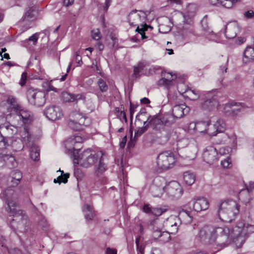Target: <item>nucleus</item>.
<instances>
[{
	"label": "nucleus",
	"instance_id": "nucleus-32",
	"mask_svg": "<svg viewBox=\"0 0 254 254\" xmlns=\"http://www.w3.org/2000/svg\"><path fill=\"white\" fill-rule=\"evenodd\" d=\"M20 136L22 138L21 141H22L23 143H24L27 145L28 143L29 144L31 143H30V139L31 137V134L29 132V128L27 126H25L20 131Z\"/></svg>",
	"mask_w": 254,
	"mask_h": 254
},
{
	"label": "nucleus",
	"instance_id": "nucleus-57",
	"mask_svg": "<svg viewBox=\"0 0 254 254\" xmlns=\"http://www.w3.org/2000/svg\"><path fill=\"white\" fill-rule=\"evenodd\" d=\"M170 238V236L169 235V233L163 231L162 233L161 238H160V241L163 243H165L168 242Z\"/></svg>",
	"mask_w": 254,
	"mask_h": 254
},
{
	"label": "nucleus",
	"instance_id": "nucleus-30",
	"mask_svg": "<svg viewBox=\"0 0 254 254\" xmlns=\"http://www.w3.org/2000/svg\"><path fill=\"white\" fill-rule=\"evenodd\" d=\"M69 117H75L81 127H82V126H87L89 125V123L88 122L89 120L88 119L83 116L79 113L76 112H72L70 114Z\"/></svg>",
	"mask_w": 254,
	"mask_h": 254
},
{
	"label": "nucleus",
	"instance_id": "nucleus-53",
	"mask_svg": "<svg viewBox=\"0 0 254 254\" xmlns=\"http://www.w3.org/2000/svg\"><path fill=\"white\" fill-rule=\"evenodd\" d=\"M39 38V34L36 33L30 36L28 39H26L24 42L25 43L29 44L30 42H32V44L35 45Z\"/></svg>",
	"mask_w": 254,
	"mask_h": 254
},
{
	"label": "nucleus",
	"instance_id": "nucleus-31",
	"mask_svg": "<svg viewBox=\"0 0 254 254\" xmlns=\"http://www.w3.org/2000/svg\"><path fill=\"white\" fill-rule=\"evenodd\" d=\"M238 0H209L210 3L212 5H216L220 4L224 7L229 8L237 1Z\"/></svg>",
	"mask_w": 254,
	"mask_h": 254
},
{
	"label": "nucleus",
	"instance_id": "nucleus-25",
	"mask_svg": "<svg viewBox=\"0 0 254 254\" xmlns=\"http://www.w3.org/2000/svg\"><path fill=\"white\" fill-rule=\"evenodd\" d=\"M61 98L63 101L65 103L73 102L85 99V96L82 94H75L64 91L62 93Z\"/></svg>",
	"mask_w": 254,
	"mask_h": 254
},
{
	"label": "nucleus",
	"instance_id": "nucleus-19",
	"mask_svg": "<svg viewBox=\"0 0 254 254\" xmlns=\"http://www.w3.org/2000/svg\"><path fill=\"white\" fill-rule=\"evenodd\" d=\"M240 31V27L236 21L229 22L225 27V33L227 38L233 39L236 37Z\"/></svg>",
	"mask_w": 254,
	"mask_h": 254
},
{
	"label": "nucleus",
	"instance_id": "nucleus-18",
	"mask_svg": "<svg viewBox=\"0 0 254 254\" xmlns=\"http://www.w3.org/2000/svg\"><path fill=\"white\" fill-rule=\"evenodd\" d=\"M161 76L162 78L158 82V85L164 86L167 89L174 85L173 81L177 78L176 74H172L170 72H162Z\"/></svg>",
	"mask_w": 254,
	"mask_h": 254
},
{
	"label": "nucleus",
	"instance_id": "nucleus-38",
	"mask_svg": "<svg viewBox=\"0 0 254 254\" xmlns=\"http://www.w3.org/2000/svg\"><path fill=\"white\" fill-rule=\"evenodd\" d=\"M61 172V175L58 176L56 179L54 180L55 183H59L60 184L62 183L65 184L67 182V179L69 177V173L64 174L63 171H61L60 169L57 171V172Z\"/></svg>",
	"mask_w": 254,
	"mask_h": 254
},
{
	"label": "nucleus",
	"instance_id": "nucleus-2",
	"mask_svg": "<svg viewBox=\"0 0 254 254\" xmlns=\"http://www.w3.org/2000/svg\"><path fill=\"white\" fill-rule=\"evenodd\" d=\"M229 235L230 229L227 226H205L199 232L200 241L205 243L216 242L218 244H224L228 242Z\"/></svg>",
	"mask_w": 254,
	"mask_h": 254
},
{
	"label": "nucleus",
	"instance_id": "nucleus-42",
	"mask_svg": "<svg viewBox=\"0 0 254 254\" xmlns=\"http://www.w3.org/2000/svg\"><path fill=\"white\" fill-rule=\"evenodd\" d=\"M201 37H203V39H202L201 41L203 42L202 44H204L206 40L209 41H216V35L213 33L212 31L209 30L206 33H204L203 36H201Z\"/></svg>",
	"mask_w": 254,
	"mask_h": 254
},
{
	"label": "nucleus",
	"instance_id": "nucleus-44",
	"mask_svg": "<svg viewBox=\"0 0 254 254\" xmlns=\"http://www.w3.org/2000/svg\"><path fill=\"white\" fill-rule=\"evenodd\" d=\"M140 27L138 25L135 31L138 32L141 35L142 39H146L147 37L145 35L144 32L147 30L148 27L150 28H152V27L150 26H148L146 23L141 24Z\"/></svg>",
	"mask_w": 254,
	"mask_h": 254
},
{
	"label": "nucleus",
	"instance_id": "nucleus-48",
	"mask_svg": "<svg viewBox=\"0 0 254 254\" xmlns=\"http://www.w3.org/2000/svg\"><path fill=\"white\" fill-rule=\"evenodd\" d=\"M97 85L99 87V90L101 92H105L108 89V86L106 81L102 78H99L97 81Z\"/></svg>",
	"mask_w": 254,
	"mask_h": 254
},
{
	"label": "nucleus",
	"instance_id": "nucleus-37",
	"mask_svg": "<svg viewBox=\"0 0 254 254\" xmlns=\"http://www.w3.org/2000/svg\"><path fill=\"white\" fill-rule=\"evenodd\" d=\"M183 178L185 183L188 186L192 185L195 181L194 175L190 171L185 172Z\"/></svg>",
	"mask_w": 254,
	"mask_h": 254
},
{
	"label": "nucleus",
	"instance_id": "nucleus-33",
	"mask_svg": "<svg viewBox=\"0 0 254 254\" xmlns=\"http://www.w3.org/2000/svg\"><path fill=\"white\" fill-rule=\"evenodd\" d=\"M30 147V156L34 161H37L40 157V149L35 143H31L28 144Z\"/></svg>",
	"mask_w": 254,
	"mask_h": 254
},
{
	"label": "nucleus",
	"instance_id": "nucleus-41",
	"mask_svg": "<svg viewBox=\"0 0 254 254\" xmlns=\"http://www.w3.org/2000/svg\"><path fill=\"white\" fill-rule=\"evenodd\" d=\"M184 93L187 94V96L191 100H196L199 97V91L196 90H192L191 89H187Z\"/></svg>",
	"mask_w": 254,
	"mask_h": 254
},
{
	"label": "nucleus",
	"instance_id": "nucleus-16",
	"mask_svg": "<svg viewBox=\"0 0 254 254\" xmlns=\"http://www.w3.org/2000/svg\"><path fill=\"white\" fill-rule=\"evenodd\" d=\"M82 142V138L79 136H74L71 137L66 141L65 145L69 151L73 152V157H74V153L75 155V151H78L80 149L81 147V143Z\"/></svg>",
	"mask_w": 254,
	"mask_h": 254
},
{
	"label": "nucleus",
	"instance_id": "nucleus-22",
	"mask_svg": "<svg viewBox=\"0 0 254 254\" xmlns=\"http://www.w3.org/2000/svg\"><path fill=\"white\" fill-rule=\"evenodd\" d=\"M190 110V108L185 104L176 105L172 108V116L174 117V120L176 121V119L181 118L188 114Z\"/></svg>",
	"mask_w": 254,
	"mask_h": 254
},
{
	"label": "nucleus",
	"instance_id": "nucleus-35",
	"mask_svg": "<svg viewBox=\"0 0 254 254\" xmlns=\"http://www.w3.org/2000/svg\"><path fill=\"white\" fill-rule=\"evenodd\" d=\"M82 211L84 214L85 218L87 220H92L94 217V214L92 207L89 204H85L83 208Z\"/></svg>",
	"mask_w": 254,
	"mask_h": 254
},
{
	"label": "nucleus",
	"instance_id": "nucleus-34",
	"mask_svg": "<svg viewBox=\"0 0 254 254\" xmlns=\"http://www.w3.org/2000/svg\"><path fill=\"white\" fill-rule=\"evenodd\" d=\"M229 238L233 239V242L237 248H241L245 242V238L241 234H239L236 237H234L232 232H230Z\"/></svg>",
	"mask_w": 254,
	"mask_h": 254
},
{
	"label": "nucleus",
	"instance_id": "nucleus-27",
	"mask_svg": "<svg viewBox=\"0 0 254 254\" xmlns=\"http://www.w3.org/2000/svg\"><path fill=\"white\" fill-rule=\"evenodd\" d=\"M94 166L95 173L98 176L103 175L107 170V165L104 162L103 157L100 158L98 162Z\"/></svg>",
	"mask_w": 254,
	"mask_h": 254
},
{
	"label": "nucleus",
	"instance_id": "nucleus-17",
	"mask_svg": "<svg viewBox=\"0 0 254 254\" xmlns=\"http://www.w3.org/2000/svg\"><path fill=\"white\" fill-rule=\"evenodd\" d=\"M218 105L216 97L209 93L207 94L205 100L202 103V108L204 110L211 111L217 108Z\"/></svg>",
	"mask_w": 254,
	"mask_h": 254
},
{
	"label": "nucleus",
	"instance_id": "nucleus-29",
	"mask_svg": "<svg viewBox=\"0 0 254 254\" xmlns=\"http://www.w3.org/2000/svg\"><path fill=\"white\" fill-rule=\"evenodd\" d=\"M178 219H179L180 223L185 224H190L192 220V217L189 211L183 210L179 214Z\"/></svg>",
	"mask_w": 254,
	"mask_h": 254
},
{
	"label": "nucleus",
	"instance_id": "nucleus-26",
	"mask_svg": "<svg viewBox=\"0 0 254 254\" xmlns=\"http://www.w3.org/2000/svg\"><path fill=\"white\" fill-rule=\"evenodd\" d=\"M254 61V49L248 46L243 52V62L248 64Z\"/></svg>",
	"mask_w": 254,
	"mask_h": 254
},
{
	"label": "nucleus",
	"instance_id": "nucleus-61",
	"mask_svg": "<svg viewBox=\"0 0 254 254\" xmlns=\"http://www.w3.org/2000/svg\"><path fill=\"white\" fill-rule=\"evenodd\" d=\"M163 211L161 208H153L152 210V213L153 215L156 216H159L162 214Z\"/></svg>",
	"mask_w": 254,
	"mask_h": 254
},
{
	"label": "nucleus",
	"instance_id": "nucleus-55",
	"mask_svg": "<svg viewBox=\"0 0 254 254\" xmlns=\"http://www.w3.org/2000/svg\"><path fill=\"white\" fill-rule=\"evenodd\" d=\"M243 232L245 233V235L248 237L249 234L254 232V226L252 225H248L247 227L244 226Z\"/></svg>",
	"mask_w": 254,
	"mask_h": 254
},
{
	"label": "nucleus",
	"instance_id": "nucleus-40",
	"mask_svg": "<svg viewBox=\"0 0 254 254\" xmlns=\"http://www.w3.org/2000/svg\"><path fill=\"white\" fill-rule=\"evenodd\" d=\"M145 64L143 62H139L136 65H135L134 66L133 76L135 78L140 77V73L143 71L145 67Z\"/></svg>",
	"mask_w": 254,
	"mask_h": 254
},
{
	"label": "nucleus",
	"instance_id": "nucleus-60",
	"mask_svg": "<svg viewBox=\"0 0 254 254\" xmlns=\"http://www.w3.org/2000/svg\"><path fill=\"white\" fill-rule=\"evenodd\" d=\"M229 138V137L227 134L223 133L221 135V139L218 140V143L220 144L225 143Z\"/></svg>",
	"mask_w": 254,
	"mask_h": 254
},
{
	"label": "nucleus",
	"instance_id": "nucleus-50",
	"mask_svg": "<svg viewBox=\"0 0 254 254\" xmlns=\"http://www.w3.org/2000/svg\"><path fill=\"white\" fill-rule=\"evenodd\" d=\"M116 111L117 113V116L120 120L122 121V120H124L126 122H127V119L126 113L124 112V107H121L120 109L119 108H116Z\"/></svg>",
	"mask_w": 254,
	"mask_h": 254
},
{
	"label": "nucleus",
	"instance_id": "nucleus-51",
	"mask_svg": "<svg viewBox=\"0 0 254 254\" xmlns=\"http://www.w3.org/2000/svg\"><path fill=\"white\" fill-rule=\"evenodd\" d=\"M23 143L21 140L18 142L14 141L12 142L11 146L14 151H18L23 149L24 147Z\"/></svg>",
	"mask_w": 254,
	"mask_h": 254
},
{
	"label": "nucleus",
	"instance_id": "nucleus-10",
	"mask_svg": "<svg viewBox=\"0 0 254 254\" xmlns=\"http://www.w3.org/2000/svg\"><path fill=\"white\" fill-rule=\"evenodd\" d=\"M165 190L168 196L175 199L180 198L184 192L182 187L177 181L169 182L166 185Z\"/></svg>",
	"mask_w": 254,
	"mask_h": 254
},
{
	"label": "nucleus",
	"instance_id": "nucleus-56",
	"mask_svg": "<svg viewBox=\"0 0 254 254\" xmlns=\"http://www.w3.org/2000/svg\"><path fill=\"white\" fill-rule=\"evenodd\" d=\"M9 159H11L12 160H15L14 157L11 154H3L2 153L0 154V160L5 162Z\"/></svg>",
	"mask_w": 254,
	"mask_h": 254
},
{
	"label": "nucleus",
	"instance_id": "nucleus-3",
	"mask_svg": "<svg viewBox=\"0 0 254 254\" xmlns=\"http://www.w3.org/2000/svg\"><path fill=\"white\" fill-rule=\"evenodd\" d=\"M239 206L235 200L229 199L222 202L219 206L218 215L225 222H231L239 212Z\"/></svg>",
	"mask_w": 254,
	"mask_h": 254
},
{
	"label": "nucleus",
	"instance_id": "nucleus-1",
	"mask_svg": "<svg viewBox=\"0 0 254 254\" xmlns=\"http://www.w3.org/2000/svg\"><path fill=\"white\" fill-rule=\"evenodd\" d=\"M13 194V191L11 189L5 191L6 202L7 205L6 210L10 215L13 217L10 225L14 229L20 232H26L29 228L30 222L28 216L20 209L16 201V195L14 194L12 197L14 199L11 197V195Z\"/></svg>",
	"mask_w": 254,
	"mask_h": 254
},
{
	"label": "nucleus",
	"instance_id": "nucleus-23",
	"mask_svg": "<svg viewBox=\"0 0 254 254\" xmlns=\"http://www.w3.org/2000/svg\"><path fill=\"white\" fill-rule=\"evenodd\" d=\"M145 19L144 14L136 10H132L128 16V21L130 25L136 26Z\"/></svg>",
	"mask_w": 254,
	"mask_h": 254
},
{
	"label": "nucleus",
	"instance_id": "nucleus-36",
	"mask_svg": "<svg viewBox=\"0 0 254 254\" xmlns=\"http://www.w3.org/2000/svg\"><path fill=\"white\" fill-rule=\"evenodd\" d=\"M165 22L166 24H160L158 30L159 32L162 33H167L171 30L172 26L171 25L170 20L167 18H165Z\"/></svg>",
	"mask_w": 254,
	"mask_h": 254
},
{
	"label": "nucleus",
	"instance_id": "nucleus-54",
	"mask_svg": "<svg viewBox=\"0 0 254 254\" xmlns=\"http://www.w3.org/2000/svg\"><path fill=\"white\" fill-rule=\"evenodd\" d=\"M202 30L206 33L209 30V28L208 25V19L207 16H205L202 19L200 22Z\"/></svg>",
	"mask_w": 254,
	"mask_h": 254
},
{
	"label": "nucleus",
	"instance_id": "nucleus-43",
	"mask_svg": "<svg viewBox=\"0 0 254 254\" xmlns=\"http://www.w3.org/2000/svg\"><path fill=\"white\" fill-rule=\"evenodd\" d=\"M0 131L6 132L9 135H12L15 134L17 131L16 128L11 125H6L1 127Z\"/></svg>",
	"mask_w": 254,
	"mask_h": 254
},
{
	"label": "nucleus",
	"instance_id": "nucleus-47",
	"mask_svg": "<svg viewBox=\"0 0 254 254\" xmlns=\"http://www.w3.org/2000/svg\"><path fill=\"white\" fill-rule=\"evenodd\" d=\"M9 140H11L9 137H4L0 133V149H3L9 146Z\"/></svg>",
	"mask_w": 254,
	"mask_h": 254
},
{
	"label": "nucleus",
	"instance_id": "nucleus-39",
	"mask_svg": "<svg viewBox=\"0 0 254 254\" xmlns=\"http://www.w3.org/2000/svg\"><path fill=\"white\" fill-rule=\"evenodd\" d=\"M161 223L157 220H154L152 222V225H153V236L155 239H160L161 238L162 233L163 231L160 228L157 227L155 228V226L161 225Z\"/></svg>",
	"mask_w": 254,
	"mask_h": 254
},
{
	"label": "nucleus",
	"instance_id": "nucleus-11",
	"mask_svg": "<svg viewBox=\"0 0 254 254\" xmlns=\"http://www.w3.org/2000/svg\"><path fill=\"white\" fill-rule=\"evenodd\" d=\"M202 158L204 162L209 165L217 162L219 159V155L216 149L212 146L206 147L203 152Z\"/></svg>",
	"mask_w": 254,
	"mask_h": 254
},
{
	"label": "nucleus",
	"instance_id": "nucleus-13",
	"mask_svg": "<svg viewBox=\"0 0 254 254\" xmlns=\"http://www.w3.org/2000/svg\"><path fill=\"white\" fill-rule=\"evenodd\" d=\"M208 121L206 133L210 136H215L218 133L223 132L225 129V124L223 120L218 119L213 124Z\"/></svg>",
	"mask_w": 254,
	"mask_h": 254
},
{
	"label": "nucleus",
	"instance_id": "nucleus-64",
	"mask_svg": "<svg viewBox=\"0 0 254 254\" xmlns=\"http://www.w3.org/2000/svg\"><path fill=\"white\" fill-rule=\"evenodd\" d=\"M151 254H163L161 249L158 248L152 249Z\"/></svg>",
	"mask_w": 254,
	"mask_h": 254
},
{
	"label": "nucleus",
	"instance_id": "nucleus-20",
	"mask_svg": "<svg viewBox=\"0 0 254 254\" xmlns=\"http://www.w3.org/2000/svg\"><path fill=\"white\" fill-rule=\"evenodd\" d=\"M243 107L241 103H229L224 107V112L229 116H236L243 110Z\"/></svg>",
	"mask_w": 254,
	"mask_h": 254
},
{
	"label": "nucleus",
	"instance_id": "nucleus-12",
	"mask_svg": "<svg viewBox=\"0 0 254 254\" xmlns=\"http://www.w3.org/2000/svg\"><path fill=\"white\" fill-rule=\"evenodd\" d=\"M14 113L19 117V118L22 120L24 125H28L33 120V113L22 106L14 107Z\"/></svg>",
	"mask_w": 254,
	"mask_h": 254
},
{
	"label": "nucleus",
	"instance_id": "nucleus-7",
	"mask_svg": "<svg viewBox=\"0 0 254 254\" xmlns=\"http://www.w3.org/2000/svg\"><path fill=\"white\" fill-rule=\"evenodd\" d=\"M176 162L174 153L170 151H165L160 153L157 157V166L162 171L170 169Z\"/></svg>",
	"mask_w": 254,
	"mask_h": 254
},
{
	"label": "nucleus",
	"instance_id": "nucleus-21",
	"mask_svg": "<svg viewBox=\"0 0 254 254\" xmlns=\"http://www.w3.org/2000/svg\"><path fill=\"white\" fill-rule=\"evenodd\" d=\"M22 178V174L21 173L17 170L13 171L11 173V176L9 177V180H10V183L11 184L10 185V187L7 188L3 192V194L4 195L5 197H6L5 195V191L7 190L11 189L13 191L14 194L13 195H11V197L12 199H14L13 197V196H14V194L16 195V197H17V194L15 193L14 190L12 189V188L18 185V184L19 183L20 180H21Z\"/></svg>",
	"mask_w": 254,
	"mask_h": 254
},
{
	"label": "nucleus",
	"instance_id": "nucleus-63",
	"mask_svg": "<svg viewBox=\"0 0 254 254\" xmlns=\"http://www.w3.org/2000/svg\"><path fill=\"white\" fill-rule=\"evenodd\" d=\"M92 33V37L94 39L98 40L101 38L100 33L98 30H97V31H93Z\"/></svg>",
	"mask_w": 254,
	"mask_h": 254
},
{
	"label": "nucleus",
	"instance_id": "nucleus-14",
	"mask_svg": "<svg viewBox=\"0 0 254 254\" xmlns=\"http://www.w3.org/2000/svg\"><path fill=\"white\" fill-rule=\"evenodd\" d=\"M44 115L49 120L53 121L58 120L63 116L61 108L56 105L47 107L44 111Z\"/></svg>",
	"mask_w": 254,
	"mask_h": 254
},
{
	"label": "nucleus",
	"instance_id": "nucleus-58",
	"mask_svg": "<svg viewBox=\"0 0 254 254\" xmlns=\"http://www.w3.org/2000/svg\"><path fill=\"white\" fill-rule=\"evenodd\" d=\"M244 15L247 19H254V12L253 10H248L244 13Z\"/></svg>",
	"mask_w": 254,
	"mask_h": 254
},
{
	"label": "nucleus",
	"instance_id": "nucleus-49",
	"mask_svg": "<svg viewBox=\"0 0 254 254\" xmlns=\"http://www.w3.org/2000/svg\"><path fill=\"white\" fill-rule=\"evenodd\" d=\"M37 13V11L35 8L29 7V9L25 12V18L30 19H33L36 17Z\"/></svg>",
	"mask_w": 254,
	"mask_h": 254
},
{
	"label": "nucleus",
	"instance_id": "nucleus-9",
	"mask_svg": "<svg viewBox=\"0 0 254 254\" xmlns=\"http://www.w3.org/2000/svg\"><path fill=\"white\" fill-rule=\"evenodd\" d=\"M166 189V182L163 177H156L149 188V192L154 197H161Z\"/></svg>",
	"mask_w": 254,
	"mask_h": 254
},
{
	"label": "nucleus",
	"instance_id": "nucleus-4",
	"mask_svg": "<svg viewBox=\"0 0 254 254\" xmlns=\"http://www.w3.org/2000/svg\"><path fill=\"white\" fill-rule=\"evenodd\" d=\"M182 14L184 24L182 28L183 39L188 42L203 44L201 40L203 39L197 34L195 30L192 18L188 15Z\"/></svg>",
	"mask_w": 254,
	"mask_h": 254
},
{
	"label": "nucleus",
	"instance_id": "nucleus-62",
	"mask_svg": "<svg viewBox=\"0 0 254 254\" xmlns=\"http://www.w3.org/2000/svg\"><path fill=\"white\" fill-rule=\"evenodd\" d=\"M26 77H27V74L25 72H23L21 74V79L19 82V84L22 86L25 85L26 83Z\"/></svg>",
	"mask_w": 254,
	"mask_h": 254
},
{
	"label": "nucleus",
	"instance_id": "nucleus-45",
	"mask_svg": "<svg viewBox=\"0 0 254 254\" xmlns=\"http://www.w3.org/2000/svg\"><path fill=\"white\" fill-rule=\"evenodd\" d=\"M68 126L71 129L76 131L82 129V127L78 125V122L75 117H70Z\"/></svg>",
	"mask_w": 254,
	"mask_h": 254
},
{
	"label": "nucleus",
	"instance_id": "nucleus-8",
	"mask_svg": "<svg viewBox=\"0 0 254 254\" xmlns=\"http://www.w3.org/2000/svg\"><path fill=\"white\" fill-rule=\"evenodd\" d=\"M27 97L29 103L36 107L43 106L46 102L45 92L32 88L27 90Z\"/></svg>",
	"mask_w": 254,
	"mask_h": 254
},
{
	"label": "nucleus",
	"instance_id": "nucleus-5",
	"mask_svg": "<svg viewBox=\"0 0 254 254\" xmlns=\"http://www.w3.org/2000/svg\"><path fill=\"white\" fill-rule=\"evenodd\" d=\"M104 154L102 151L95 152L90 149L84 150L79 156L74 154L73 162L74 164H79L80 166L88 168L94 165Z\"/></svg>",
	"mask_w": 254,
	"mask_h": 254
},
{
	"label": "nucleus",
	"instance_id": "nucleus-28",
	"mask_svg": "<svg viewBox=\"0 0 254 254\" xmlns=\"http://www.w3.org/2000/svg\"><path fill=\"white\" fill-rule=\"evenodd\" d=\"M208 125V121H198L195 123H190V126H194L193 129L197 132L200 133H206L207 127Z\"/></svg>",
	"mask_w": 254,
	"mask_h": 254
},
{
	"label": "nucleus",
	"instance_id": "nucleus-46",
	"mask_svg": "<svg viewBox=\"0 0 254 254\" xmlns=\"http://www.w3.org/2000/svg\"><path fill=\"white\" fill-rule=\"evenodd\" d=\"M149 126V125L147 120L146 121H144L143 123V127L138 128L137 130L135 131L134 138H137V137L142 134L145 131L147 130Z\"/></svg>",
	"mask_w": 254,
	"mask_h": 254
},
{
	"label": "nucleus",
	"instance_id": "nucleus-15",
	"mask_svg": "<svg viewBox=\"0 0 254 254\" xmlns=\"http://www.w3.org/2000/svg\"><path fill=\"white\" fill-rule=\"evenodd\" d=\"M189 205L192 207V209L196 212H200L208 208L209 202L204 197H199L193 198L189 202Z\"/></svg>",
	"mask_w": 254,
	"mask_h": 254
},
{
	"label": "nucleus",
	"instance_id": "nucleus-24",
	"mask_svg": "<svg viewBox=\"0 0 254 254\" xmlns=\"http://www.w3.org/2000/svg\"><path fill=\"white\" fill-rule=\"evenodd\" d=\"M180 223L179 219L177 217H171L164 223V226L167 228L169 233L175 234L178 230Z\"/></svg>",
	"mask_w": 254,
	"mask_h": 254
},
{
	"label": "nucleus",
	"instance_id": "nucleus-52",
	"mask_svg": "<svg viewBox=\"0 0 254 254\" xmlns=\"http://www.w3.org/2000/svg\"><path fill=\"white\" fill-rule=\"evenodd\" d=\"M7 102L10 105L11 112L14 113V108L17 106H21L18 104L16 100L13 97L10 96L7 100Z\"/></svg>",
	"mask_w": 254,
	"mask_h": 254
},
{
	"label": "nucleus",
	"instance_id": "nucleus-59",
	"mask_svg": "<svg viewBox=\"0 0 254 254\" xmlns=\"http://www.w3.org/2000/svg\"><path fill=\"white\" fill-rule=\"evenodd\" d=\"M231 164V161L230 158H227L224 160L221 161L222 166L225 168H227L229 167V165Z\"/></svg>",
	"mask_w": 254,
	"mask_h": 254
},
{
	"label": "nucleus",
	"instance_id": "nucleus-6",
	"mask_svg": "<svg viewBox=\"0 0 254 254\" xmlns=\"http://www.w3.org/2000/svg\"><path fill=\"white\" fill-rule=\"evenodd\" d=\"M147 121L149 126L153 129L159 131L165 130V127H170L175 122L174 117L172 116V114H165L161 118L158 117L149 116L147 118Z\"/></svg>",
	"mask_w": 254,
	"mask_h": 254
}]
</instances>
